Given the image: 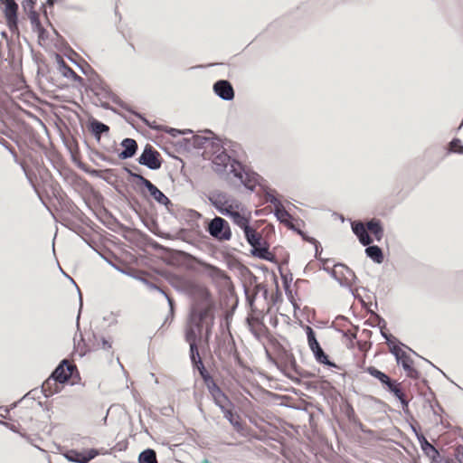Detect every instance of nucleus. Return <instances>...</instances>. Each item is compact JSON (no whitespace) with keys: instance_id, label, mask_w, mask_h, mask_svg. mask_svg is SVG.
Segmentation results:
<instances>
[{"instance_id":"f3484780","label":"nucleus","mask_w":463,"mask_h":463,"mask_svg":"<svg viewBox=\"0 0 463 463\" xmlns=\"http://www.w3.org/2000/svg\"><path fill=\"white\" fill-rule=\"evenodd\" d=\"M333 275L341 282L348 283L354 277L353 271L344 264H336L333 268Z\"/></svg>"},{"instance_id":"39448f33","label":"nucleus","mask_w":463,"mask_h":463,"mask_svg":"<svg viewBox=\"0 0 463 463\" xmlns=\"http://www.w3.org/2000/svg\"><path fill=\"white\" fill-rule=\"evenodd\" d=\"M209 233L219 241H228L232 237L229 223L221 217L213 218L208 226Z\"/></svg>"},{"instance_id":"dca6fc26","label":"nucleus","mask_w":463,"mask_h":463,"mask_svg":"<svg viewBox=\"0 0 463 463\" xmlns=\"http://www.w3.org/2000/svg\"><path fill=\"white\" fill-rule=\"evenodd\" d=\"M397 361L398 363L402 364L404 371L407 373V376L411 378H414L417 376L418 372L413 367V361L407 353H398Z\"/></svg>"},{"instance_id":"6e6552de","label":"nucleus","mask_w":463,"mask_h":463,"mask_svg":"<svg viewBox=\"0 0 463 463\" xmlns=\"http://www.w3.org/2000/svg\"><path fill=\"white\" fill-rule=\"evenodd\" d=\"M133 176L137 177L140 181V184L146 188L149 195L155 199L157 203L165 204L168 203V198L148 179L145 178L140 175H133Z\"/></svg>"},{"instance_id":"393cba45","label":"nucleus","mask_w":463,"mask_h":463,"mask_svg":"<svg viewBox=\"0 0 463 463\" xmlns=\"http://www.w3.org/2000/svg\"><path fill=\"white\" fill-rule=\"evenodd\" d=\"M366 255L373 261L381 263L383 260V254L378 246H368L365 249Z\"/></svg>"},{"instance_id":"9b49d317","label":"nucleus","mask_w":463,"mask_h":463,"mask_svg":"<svg viewBox=\"0 0 463 463\" xmlns=\"http://www.w3.org/2000/svg\"><path fill=\"white\" fill-rule=\"evenodd\" d=\"M76 366L70 363L67 360L62 361L59 366L52 373L56 379L60 380V383H66L72 376L74 371H76Z\"/></svg>"},{"instance_id":"5701e85b","label":"nucleus","mask_w":463,"mask_h":463,"mask_svg":"<svg viewBox=\"0 0 463 463\" xmlns=\"http://www.w3.org/2000/svg\"><path fill=\"white\" fill-rule=\"evenodd\" d=\"M311 352L317 363L330 367H337L335 364L329 360L328 355L323 351L320 345L314 348V350H311Z\"/></svg>"},{"instance_id":"7c9ffc66","label":"nucleus","mask_w":463,"mask_h":463,"mask_svg":"<svg viewBox=\"0 0 463 463\" xmlns=\"http://www.w3.org/2000/svg\"><path fill=\"white\" fill-rule=\"evenodd\" d=\"M91 128H92V131L97 135L102 134L104 132H108L109 130V128L107 125H105L99 121L92 122Z\"/></svg>"},{"instance_id":"c9c22d12","label":"nucleus","mask_w":463,"mask_h":463,"mask_svg":"<svg viewBox=\"0 0 463 463\" xmlns=\"http://www.w3.org/2000/svg\"><path fill=\"white\" fill-rule=\"evenodd\" d=\"M358 346L359 348L362 350V351H366L367 350V343L366 342H358Z\"/></svg>"},{"instance_id":"c85d7f7f","label":"nucleus","mask_w":463,"mask_h":463,"mask_svg":"<svg viewBox=\"0 0 463 463\" xmlns=\"http://www.w3.org/2000/svg\"><path fill=\"white\" fill-rule=\"evenodd\" d=\"M140 463H157L156 456L154 450L146 449L139 455Z\"/></svg>"},{"instance_id":"a211bd4d","label":"nucleus","mask_w":463,"mask_h":463,"mask_svg":"<svg viewBox=\"0 0 463 463\" xmlns=\"http://www.w3.org/2000/svg\"><path fill=\"white\" fill-rule=\"evenodd\" d=\"M386 389L392 392L393 395L399 399V401L402 404L403 410H405L408 407L409 401L405 395V392L402 389V383H396V381H392Z\"/></svg>"},{"instance_id":"a878e982","label":"nucleus","mask_w":463,"mask_h":463,"mask_svg":"<svg viewBox=\"0 0 463 463\" xmlns=\"http://www.w3.org/2000/svg\"><path fill=\"white\" fill-rule=\"evenodd\" d=\"M29 19L32 24L33 29L39 34H42L44 32V29L40 21V14L35 11H32L29 14Z\"/></svg>"},{"instance_id":"7ed1b4c3","label":"nucleus","mask_w":463,"mask_h":463,"mask_svg":"<svg viewBox=\"0 0 463 463\" xmlns=\"http://www.w3.org/2000/svg\"><path fill=\"white\" fill-rule=\"evenodd\" d=\"M190 295L193 299L190 312H201L207 316H214V301L210 290L204 285H192Z\"/></svg>"},{"instance_id":"ddd939ff","label":"nucleus","mask_w":463,"mask_h":463,"mask_svg":"<svg viewBox=\"0 0 463 463\" xmlns=\"http://www.w3.org/2000/svg\"><path fill=\"white\" fill-rule=\"evenodd\" d=\"M63 383H60L52 373L42 385L43 392L46 397L52 396L59 392L62 388Z\"/></svg>"},{"instance_id":"9d476101","label":"nucleus","mask_w":463,"mask_h":463,"mask_svg":"<svg viewBox=\"0 0 463 463\" xmlns=\"http://www.w3.org/2000/svg\"><path fill=\"white\" fill-rule=\"evenodd\" d=\"M98 455V451L94 449L78 451L75 449L69 450L65 457L68 460L76 463H88L90 460L94 458Z\"/></svg>"},{"instance_id":"4468645a","label":"nucleus","mask_w":463,"mask_h":463,"mask_svg":"<svg viewBox=\"0 0 463 463\" xmlns=\"http://www.w3.org/2000/svg\"><path fill=\"white\" fill-rule=\"evenodd\" d=\"M59 71L66 78L73 80L74 82H79L82 84L83 78L79 76L65 61L61 56H57Z\"/></svg>"},{"instance_id":"f03ea898","label":"nucleus","mask_w":463,"mask_h":463,"mask_svg":"<svg viewBox=\"0 0 463 463\" xmlns=\"http://www.w3.org/2000/svg\"><path fill=\"white\" fill-rule=\"evenodd\" d=\"M214 316H207L201 312H190L184 330L185 341L192 349L194 344H208L214 325Z\"/></svg>"},{"instance_id":"e433bc0d","label":"nucleus","mask_w":463,"mask_h":463,"mask_svg":"<svg viewBox=\"0 0 463 463\" xmlns=\"http://www.w3.org/2000/svg\"><path fill=\"white\" fill-rule=\"evenodd\" d=\"M349 334H350V337L351 338H356V333L355 332H351V331H348Z\"/></svg>"},{"instance_id":"1a4fd4ad","label":"nucleus","mask_w":463,"mask_h":463,"mask_svg":"<svg viewBox=\"0 0 463 463\" xmlns=\"http://www.w3.org/2000/svg\"><path fill=\"white\" fill-rule=\"evenodd\" d=\"M208 389L215 404L218 407H220L222 411L227 407H232V403L228 398V396L222 391V389L215 383H213L211 385H208Z\"/></svg>"},{"instance_id":"2f4dec72","label":"nucleus","mask_w":463,"mask_h":463,"mask_svg":"<svg viewBox=\"0 0 463 463\" xmlns=\"http://www.w3.org/2000/svg\"><path fill=\"white\" fill-rule=\"evenodd\" d=\"M449 152L462 154L463 153V146L461 144V140L458 138H454L449 143Z\"/></svg>"},{"instance_id":"c756f323","label":"nucleus","mask_w":463,"mask_h":463,"mask_svg":"<svg viewBox=\"0 0 463 463\" xmlns=\"http://www.w3.org/2000/svg\"><path fill=\"white\" fill-rule=\"evenodd\" d=\"M422 450L430 457L434 458L438 454L436 448L431 445L424 437L420 442Z\"/></svg>"},{"instance_id":"0eeeda50","label":"nucleus","mask_w":463,"mask_h":463,"mask_svg":"<svg viewBox=\"0 0 463 463\" xmlns=\"http://www.w3.org/2000/svg\"><path fill=\"white\" fill-rule=\"evenodd\" d=\"M2 5H4L3 12L5 14L6 24L9 27L10 31L13 33L18 31V5L15 3L14 0H7Z\"/></svg>"},{"instance_id":"4be33fe9","label":"nucleus","mask_w":463,"mask_h":463,"mask_svg":"<svg viewBox=\"0 0 463 463\" xmlns=\"http://www.w3.org/2000/svg\"><path fill=\"white\" fill-rule=\"evenodd\" d=\"M194 348L192 349V347H190V356H191L192 363L200 371L201 375L204 379H206L207 373H206L204 365L202 362V359H201V356H200V354L198 351L197 344H194Z\"/></svg>"},{"instance_id":"f8f14e48","label":"nucleus","mask_w":463,"mask_h":463,"mask_svg":"<svg viewBox=\"0 0 463 463\" xmlns=\"http://www.w3.org/2000/svg\"><path fill=\"white\" fill-rule=\"evenodd\" d=\"M215 93L223 99L231 100L234 97L232 84L227 80H218L213 85Z\"/></svg>"},{"instance_id":"72a5a7b5","label":"nucleus","mask_w":463,"mask_h":463,"mask_svg":"<svg viewBox=\"0 0 463 463\" xmlns=\"http://www.w3.org/2000/svg\"><path fill=\"white\" fill-rule=\"evenodd\" d=\"M217 160H220L222 165H226L229 160V156L226 154L220 155L216 157Z\"/></svg>"},{"instance_id":"f257e3e1","label":"nucleus","mask_w":463,"mask_h":463,"mask_svg":"<svg viewBox=\"0 0 463 463\" xmlns=\"http://www.w3.org/2000/svg\"><path fill=\"white\" fill-rule=\"evenodd\" d=\"M209 199L221 213L228 216L241 229H247V225H250L251 212L238 200L223 193L213 194Z\"/></svg>"},{"instance_id":"423d86ee","label":"nucleus","mask_w":463,"mask_h":463,"mask_svg":"<svg viewBox=\"0 0 463 463\" xmlns=\"http://www.w3.org/2000/svg\"><path fill=\"white\" fill-rule=\"evenodd\" d=\"M138 162L154 170L161 167L160 154L151 145L146 146Z\"/></svg>"},{"instance_id":"58836bf2","label":"nucleus","mask_w":463,"mask_h":463,"mask_svg":"<svg viewBox=\"0 0 463 463\" xmlns=\"http://www.w3.org/2000/svg\"><path fill=\"white\" fill-rule=\"evenodd\" d=\"M461 463H463V459L461 460Z\"/></svg>"},{"instance_id":"2eb2a0df","label":"nucleus","mask_w":463,"mask_h":463,"mask_svg":"<svg viewBox=\"0 0 463 463\" xmlns=\"http://www.w3.org/2000/svg\"><path fill=\"white\" fill-rule=\"evenodd\" d=\"M352 229L363 245L367 246L373 242L372 238L367 232L366 224H364L363 222H354L352 224Z\"/></svg>"},{"instance_id":"b1692460","label":"nucleus","mask_w":463,"mask_h":463,"mask_svg":"<svg viewBox=\"0 0 463 463\" xmlns=\"http://www.w3.org/2000/svg\"><path fill=\"white\" fill-rule=\"evenodd\" d=\"M366 372L373 377L378 379L385 388L392 382L387 374L373 366H369Z\"/></svg>"},{"instance_id":"6ab92c4d","label":"nucleus","mask_w":463,"mask_h":463,"mask_svg":"<svg viewBox=\"0 0 463 463\" xmlns=\"http://www.w3.org/2000/svg\"><path fill=\"white\" fill-rule=\"evenodd\" d=\"M223 412L224 417L230 421V423L233 426L234 430L238 432H241L243 430V424L240 415L234 413L232 411V407H227L222 411Z\"/></svg>"},{"instance_id":"f704fd0d","label":"nucleus","mask_w":463,"mask_h":463,"mask_svg":"<svg viewBox=\"0 0 463 463\" xmlns=\"http://www.w3.org/2000/svg\"><path fill=\"white\" fill-rule=\"evenodd\" d=\"M391 352L397 357V354L398 353H406L405 351H403L401 347L397 346V345H394L392 349H391Z\"/></svg>"},{"instance_id":"20e7f679","label":"nucleus","mask_w":463,"mask_h":463,"mask_svg":"<svg viewBox=\"0 0 463 463\" xmlns=\"http://www.w3.org/2000/svg\"><path fill=\"white\" fill-rule=\"evenodd\" d=\"M242 230L244 232L247 241L253 248V254L260 259L271 260L274 256L269 251V247L263 241L261 234L259 233L255 229L251 228L250 225H247V229Z\"/></svg>"},{"instance_id":"bb28decb","label":"nucleus","mask_w":463,"mask_h":463,"mask_svg":"<svg viewBox=\"0 0 463 463\" xmlns=\"http://www.w3.org/2000/svg\"><path fill=\"white\" fill-rule=\"evenodd\" d=\"M304 329L307 334V345H308L310 350H314V348H316L317 346L319 345V343L316 337V333L313 330V328L309 326H305Z\"/></svg>"},{"instance_id":"cd10ccee","label":"nucleus","mask_w":463,"mask_h":463,"mask_svg":"<svg viewBox=\"0 0 463 463\" xmlns=\"http://www.w3.org/2000/svg\"><path fill=\"white\" fill-rule=\"evenodd\" d=\"M110 348H111V345L108 340H106L104 338L96 339V342L93 343L92 346L90 347L88 350L82 352V354H84L88 351H92V350L95 351V350H99V349L109 350Z\"/></svg>"},{"instance_id":"412c9836","label":"nucleus","mask_w":463,"mask_h":463,"mask_svg":"<svg viewBox=\"0 0 463 463\" xmlns=\"http://www.w3.org/2000/svg\"><path fill=\"white\" fill-rule=\"evenodd\" d=\"M367 232L373 235L376 241H381L383 236V229L379 220L373 219L366 222Z\"/></svg>"},{"instance_id":"4c0bfd02","label":"nucleus","mask_w":463,"mask_h":463,"mask_svg":"<svg viewBox=\"0 0 463 463\" xmlns=\"http://www.w3.org/2000/svg\"><path fill=\"white\" fill-rule=\"evenodd\" d=\"M148 126L152 128H157V127L148 124Z\"/></svg>"},{"instance_id":"aec40b11","label":"nucleus","mask_w":463,"mask_h":463,"mask_svg":"<svg viewBox=\"0 0 463 463\" xmlns=\"http://www.w3.org/2000/svg\"><path fill=\"white\" fill-rule=\"evenodd\" d=\"M121 146L124 149L120 152L119 157L123 159L132 157L137 149V144L136 140L132 138H125L122 141Z\"/></svg>"},{"instance_id":"473e14b6","label":"nucleus","mask_w":463,"mask_h":463,"mask_svg":"<svg viewBox=\"0 0 463 463\" xmlns=\"http://www.w3.org/2000/svg\"><path fill=\"white\" fill-rule=\"evenodd\" d=\"M165 131L167 132L168 134H170L173 137H177L179 134L182 133L180 130L175 129V128H166Z\"/></svg>"}]
</instances>
